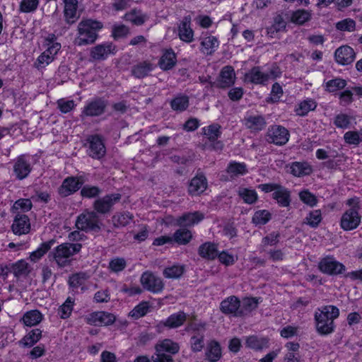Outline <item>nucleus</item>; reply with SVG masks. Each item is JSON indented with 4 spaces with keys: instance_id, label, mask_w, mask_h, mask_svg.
I'll list each match as a JSON object with an SVG mask.
<instances>
[{
    "instance_id": "6ab92c4d",
    "label": "nucleus",
    "mask_w": 362,
    "mask_h": 362,
    "mask_svg": "<svg viewBox=\"0 0 362 362\" xmlns=\"http://www.w3.org/2000/svg\"><path fill=\"white\" fill-rule=\"evenodd\" d=\"M30 227L28 216L23 214H18L13 219L11 230L14 234L21 235L29 233Z\"/></svg>"
},
{
    "instance_id": "b1692460",
    "label": "nucleus",
    "mask_w": 362,
    "mask_h": 362,
    "mask_svg": "<svg viewBox=\"0 0 362 362\" xmlns=\"http://www.w3.org/2000/svg\"><path fill=\"white\" fill-rule=\"evenodd\" d=\"M115 46L111 43H104L95 46L91 49L90 56L93 59L103 60L107 57L112 53H114Z\"/></svg>"
},
{
    "instance_id": "de8ad7c7",
    "label": "nucleus",
    "mask_w": 362,
    "mask_h": 362,
    "mask_svg": "<svg viewBox=\"0 0 362 362\" xmlns=\"http://www.w3.org/2000/svg\"><path fill=\"white\" fill-rule=\"evenodd\" d=\"M189 104L187 95H180L175 97L170 103L171 108L175 111L182 112L187 110Z\"/></svg>"
},
{
    "instance_id": "4c0bfd02",
    "label": "nucleus",
    "mask_w": 362,
    "mask_h": 362,
    "mask_svg": "<svg viewBox=\"0 0 362 362\" xmlns=\"http://www.w3.org/2000/svg\"><path fill=\"white\" fill-rule=\"evenodd\" d=\"M42 337V331L40 329H33L29 332L19 341L24 346L31 347L36 344Z\"/></svg>"
},
{
    "instance_id": "f8f14e48",
    "label": "nucleus",
    "mask_w": 362,
    "mask_h": 362,
    "mask_svg": "<svg viewBox=\"0 0 362 362\" xmlns=\"http://www.w3.org/2000/svg\"><path fill=\"white\" fill-rule=\"evenodd\" d=\"M186 320L187 315L184 312L180 311L170 315L165 320L160 321L156 325V328L159 332L163 331L165 328H177L182 326Z\"/></svg>"
},
{
    "instance_id": "680f3d73",
    "label": "nucleus",
    "mask_w": 362,
    "mask_h": 362,
    "mask_svg": "<svg viewBox=\"0 0 362 362\" xmlns=\"http://www.w3.org/2000/svg\"><path fill=\"white\" fill-rule=\"evenodd\" d=\"M39 0H22L20 3V11L23 13L35 11L39 6Z\"/></svg>"
},
{
    "instance_id": "0eeeda50",
    "label": "nucleus",
    "mask_w": 362,
    "mask_h": 362,
    "mask_svg": "<svg viewBox=\"0 0 362 362\" xmlns=\"http://www.w3.org/2000/svg\"><path fill=\"white\" fill-rule=\"evenodd\" d=\"M289 136V132L285 127L280 125H273L268 129L266 139L269 143L283 146L288 142Z\"/></svg>"
},
{
    "instance_id": "c85d7f7f",
    "label": "nucleus",
    "mask_w": 362,
    "mask_h": 362,
    "mask_svg": "<svg viewBox=\"0 0 362 362\" xmlns=\"http://www.w3.org/2000/svg\"><path fill=\"white\" fill-rule=\"evenodd\" d=\"M64 3V16L67 23L72 24L76 22L78 8L77 0H63Z\"/></svg>"
},
{
    "instance_id": "9d476101",
    "label": "nucleus",
    "mask_w": 362,
    "mask_h": 362,
    "mask_svg": "<svg viewBox=\"0 0 362 362\" xmlns=\"http://www.w3.org/2000/svg\"><path fill=\"white\" fill-rule=\"evenodd\" d=\"M85 322L94 326H106L114 323L115 317L113 314L104 311L94 312L84 318Z\"/></svg>"
},
{
    "instance_id": "f03ea898",
    "label": "nucleus",
    "mask_w": 362,
    "mask_h": 362,
    "mask_svg": "<svg viewBox=\"0 0 362 362\" xmlns=\"http://www.w3.org/2000/svg\"><path fill=\"white\" fill-rule=\"evenodd\" d=\"M103 27L101 22L93 19H85L78 25V35L74 44L78 46L90 45L95 42L98 37V31Z\"/></svg>"
},
{
    "instance_id": "052dcab7",
    "label": "nucleus",
    "mask_w": 362,
    "mask_h": 362,
    "mask_svg": "<svg viewBox=\"0 0 362 362\" xmlns=\"http://www.w3.org/2000/svg\"><path fill=\"white\" fill-rule=\"evenodd\" d=\"M271 218L270 213L267 210H259L255 213L252 222L256 225H264Z\"/></svg>"
},
{
    "instance_id": "72a5a7b5",
    "label": "nucleus",
    "mask_w": 362,
    "mask_h": 362,
    "mask_svg": "<svg viewBox=\"0 0 362 362\" xmlns=\"http://www.w3.org/2000/svg\"><path fill=\"white\" fill-rule=\"evenodd\" d=\"M259 298H245L240 301V317H244L255 310L259 303Z\"/></svg>"
},
{
    "instance_id": "f257e3e1",
    "label": "nucleus",
    "mask_w": 362,
    "mask_h": 362,
    "mask_svg": "<svg viewBox=\"0 0 362 362\" xmlns=\"http://www.w3.org/2000/svg\"><path fill=\"white\" fill-rule=\"evenodd\" d=\"M339 315V310L334 305H325L318 308L315 313L317 332L321 335H327L334 331V320Z\"/></svg>"
},
{
    "instance_id": "37998d69",
    "label": "nucleus",
    "mask_w": 362,
    "mask_h": 362,
    "mask_svg": "<svg viewBox=\"0 0 362 362\" xmlns=\"http://www.w3.org/2000/svg\"><path fill=\"white\" fill-rule=\"evenodd\" d=\"M317 107L316 102L313 99H306L300 102L296 109V113L299 116H305Z\"/></svg>"
},
{
    "instance_id": "e433bc0d",
    "label": "nucleus",
    "mask_w": 362,
    "mask_h": 362,
    "mask_svg": "<svg viewBox=\"0 0 362 362\" xmlns=\"http://www.w3.org/2000/svg\"><path fill=\"white\" fill-rule=\"evenodd\" d=\"M42 313L37 310H32L26 312L22 318L25 326L32 327L38 325L42 320Z\"/></svg>"
},
{
    "instance_id": "864d4df0",
    "label": "nucleus",
    "mask_w": 362,
    "mask_h": 362,
    "mask_svg": "<svg viewBox=\"0 0 362 362\" xmlns=\"http://www.w3.org/2000/svg\"><path fill=\"white\" fill-rule=\"evenodd\" d=\"M74 303V300L69 297L66 301L59 308L58 315L62 319H66L71 315L73 310Z\"/></svg>"
},
{
    "instance_id": "a19ab883",
    "label": "nucleus",
    "mask_w": 362,
    "mask_h": 362,
    "mask_svg": "<svg viewBox=\"0 0 362 362\" xmlns=\"http://www.w3.org/2000/svg\"><path fill=\"white\" fill-rule=\"evenodd\" d=\"M11 267L12 273L17 278L26 276L30 272L28 263L23 259L11 264Z\"/></svg>"
},
{
    "instance_id": "f704fd0d",
    "label": "nucleus",
    "mask_w": 362,
    "mask_h": 362,
    "mask_svg": "<svg viewBox=\"0 0 362 362\" xmlns=\"http://www.w3.org/2000/svg\"><path fill=\"white\" fill-rule=\"evenodd\" d=\"M290 172L296 177H302L310 174L312 168L305 162H293L290 165Z\"/></svg>"
},
{
    "instance_id": "774afa93",
    "label": "nucleus",
    "mask_w": 362,
    "mask_h": 362,
    "mask_svg": "<svg viewBox=\"0 0 362 362\" xmlns=\"http://www.w3.org/2000/svg\"><path fill=\"white\" fill-rule=\"evenodd\" d=\"M336 28L341 31L352 32L355 30L356 22L351 18H346L338 22Z\"/></svg>"
},
{
    "instance_id": "dca6fc26",
    "label": "nucleus",
    "mask_w": 362,
    "mask_h": 362,
    "mask_svg": "<svg viewBox=\"0 0 362 362\" xmlns=\"http://www.w3.org/2000/svg\"><path fill=\"white\" fill-rule=\"evenodd\" d=\"M32 170L29 160L25 155L18 156L13 163V173L18 180H23L28 176Z\"/></svg>"
},
{
    "instance_id": "49530a36",
    "label": "nucleus",
    "mask_w": 362,
    "mask_h": 362,
    "mask_svg": "<svg viewBox=\"0 0 362 362\" xmlns=\"http://www.w3.org/2000/svg\"><path fill=\"white\" fill-rule=\"evenodd\" d=\"M312 13L304 9L294 11L291 16V21L298 25H303L311 19Z\"/></svg>"
},
{
    "instance_id": "a211bd4d",
    "label": "nucleus",
    "mask_w": 362,
    "mask_h": 362,
    "mask_svg": "<svg viewBox=\"0 0 362 362\" xmlns=\"http://www.w3.org/2000/svg\"><path fill=\"white\" fill-rule=\"evenodd\" d=\"M240 300L235 296H230L220 304V310L225 315H230L233 317H240Z\"/></svg>"
},
{
    "instance_id": "0e129e2a",
    "label": "nucleus",
    "mask_w": 362,
    "mask_h": 362,
    "mask_svg": "<svg viewBox=\"0 0 362 362\" xmlns=\"http://www.w3.org/2000/svg\"><path fill=\"white\" fill-rule=\"evenodd\" d=\"M57 107L62 113H68L74 110L76 107V103L73 100H66L61 98L57 101Z\"/></svg>"
},
{
    "instance_id": "1a4fd4ad",
    "label": "nucleus",
    "mask_w": 362,
    "mask_h": 362,
    "mask_svg": "<svg viewBox=\"0 0 362 362\" xmlns=\"http://www.w3.org/2000/svg\"><path fill=\"white\" fill-rule=\"evenodd\" d=\"M140 281L144 288L152 293H159L164 287L163 280L151 272L143 273Z\"/></svg>"
},
{
    "instance_id": "a878e982",
    "label": "nucleus",
    "mask_w": 362,
    "mask_h": 362,
    "mask_svg": "<svg viewBox=\"0 0 362 362\" xmlns=\"http://www.w3.org/2000/svg\"><path fill=\"white\" fill-rule=\"evenodd\" d=\"M245 78L255 84L264 85L269 81V76L263 72L259 66H254L246 74Z\"/></svg>"
},
{
    "instance_id": "bb28decb",
    "label": "nucleus",
    "mask_w": 362,
    "mask_h": 362,
    "mask_svg": "<svg viewBox=\"0 0 362 362\" xmlns=\"http://www.w3.org/2000/svg\"><path fill=\"white\" fill-rule=\"evenodd\" d=\"M204 215L200 211H194L192 213H186L180 216L177 220V225L186 227H190L202 221Z\"/></svg>"
},
{
    "instance_id": "c03bdc74",
    "label": "nucleus",
    "mask_w": 362,
    "mask_h": 362,
    "mask_svg": "<svg viewBox=\"0 0 362 362\" xmlns=\"http://www.w3.org/2000/svg\"><path fill=\"white\" fill-rule=\"evenodd\" d=\"M134 216L129 212L116 213L112 218L113 224L116 227L125 226L132 220Z\"/></svg>"
},
{
    "instance_id": "5701e85b",
    "label": "nucleus",
    "mask_w": 362,
    "mask_h": 362,
    "mask_svg": "<svg viewBox=\"0 0 362 362\" xmlns=\"http://www.w3.org/2000/svg\"><path fill=\"white\" fill-rule=\"evenodd\" d=\"M155 64L150 61L139 62L132 67V74L137 78H143L148 76L154 69Z\"/></svg>"
},
{
    "instance_id": "4be33fe9",
    "label": "nucleus",
    "mask_w": 362,
    "mask_h": 362,
    "mask_svg": "<svg viewBox=\"0 0 362 362\" xmlns=\"http://www.w3.org/2000/svg\"><path fill=\"white\" fill-rule=\"evenodd\" d=\"M334 56L338 64L347 65L354 62L355 52L351 47L345 45L337 49Z\"/></svg>"
},
{
    "instance_id": "412c9836",
    "label": "nucleus",
    "mask_w": 362,
    "mask_h": 362,
    "mask_svg": "<svg viewBox=\"0 0 362 362\" xmlns=\"http://www.w3.org/2000/svg\"><path fill=\"white\" fill-rule=\"evenodd\" d=\"M207 186V180L204 175L198 173L190 180L187 192L191 196H198L206 189Z\"/></svg>"
},
{
    "instance_id": "aec40b11",
    "label": "nucleus",
    "mask_w": 362,
    "mask_h": 362,
    "mask_svg": "<svg viewBox=\"0 0 362 362\" xmlns=\"http://www.w3.org/2000/svg\"><path fill=\"white\" fill-rule=\"evenodd\" d=\"M199 40L200 52L205 56L214 54L219 46V41L217 37L208 33L203 35Z\"/></svg>"
},
{
    "instance_id": "09e8293b",
    "label": "nucleus",
    "mask_w": 362,
    "mask_h": 362,
    "mask_svg": "<svg viewBox=\"0 0 362 362\" xmlns=\"http://www.w3.org/2000/svg\"><path fill=\"white\" fill-rule=\"evenodd\" d=\"M33 207V204L29 199H19L16 201L11 208L13 214H21L30 211Z\"/></svg>"
},
{
    "instance_id": "3c124183",
    "label": "nucleus",
    "mask_w": 362,
    "mask_h": 362,
    "mask_svg": "<svg viewBox=\"0 0 362 362\" xmlns=\"http://www.w3.org/2000/svg\"><path fill=\"white\" fill-rule=\"evenodd\" d=\"M89 276L86 272H78L72 274L69 279V284L74 288L83 285Z\"/></svg>"
},
{
    "instance_id": "2eb2a0df",
    "label": "nucleus",
    "mask_w": 362,
    "mask_h": 362,
    "mask_svg": "<svg viewBox=\"0 0 362 362\" xmlns=\"http://www.w3.org/2000/svg\"><path fill=\"white\" fill-rule=\"evenodd\" d=\"M361 223V216L357 209L352 207L346 210L341 218V226L345 230L356 228Z\"/></svg>"
},
{
    "instance_id": "20e7f679",
    "label": "nucleus",
    "mask_w": 362,
    "mask_h": 362,
    "mask_svg": "<svg viewBox=\"0 0 362 362\" xmlns=\"http://www.w3.org/2000/svg\"><path fill=\"white\" fill-rule=\"evenodd\" d=\"M76 226L78 230L86 232H98L100 230V221L95 211H85L78 216Z\"/></svg>"
},
{
    "instance_id": "7ed1b4c3",
    "label": "nucleus",
    "mask_w": 362,
    "mask_h": 362,
    "mask_svg": "<svg viewBox=\"0 0 362 362\" xmlns=\"http://www.w3.org/2000/svg\"><path fill=\"white\" fill-rule=\"evenodd\" d=\"M82 245L81 243H65L55 247L49 255H52L54 260L59 267H64L70 264L71 258L78 253Z\"/></svg>"
},
{
    "instance_id": "4468645a",
    "label": "nucleus",
    "mask_w": 362,
    "mask_h": 362,
    "mask_svg": "<svg viewBox=\"0 0 362 362\" xmlns=\"http://www.w3.org/2000/svg\"><path fill=\"white\" fill-rule=\"evenodd\" d=\"M243 124L252 133H257L267 126L265 117L258 114H247L243 119Z\"/></svg>"
},
{
    "instance_id": "a18cd8bd",
    "label": "nucleus",
    "mask_w": 362,
    "mask_h": 362,
    "mask_svg": "<svg viewBox=\"0 0 362 362\" xmlns=\"http://www.w3.org/2000/svg\"><path fill=\"white\" fill-rule=\"evenodd\" d=\"M286 23L281 15L276 16L274 19L273 25L268 28V35L274 37L276 33L284 31L286 29Z\"/></svg>"
},
{
    "instance_id": "8fccbe9b",
    "label": "nucleus",
    "mask_w": 362,
    "mask_h": 362,
    "mask_svg": "<svg viewBox=\"0 0 362 362\" xmlns=\"http://www.w3.org/2000/svg\"><path fill=\"white\" fill-rule=\"evenodd\" d=\"M204 134L211 141L217 140L221 134V126L218 124L209 125L203 129Z\"/></svg>"
},
{
    "instance_id": "603ef678",
    "label": "nucleus",
    "mask_w": 362,
    "mask_h": 362,
    "mask_svg": "<svg viewBox=\"0 0 362 362\" xmlns=\"http://www.w3.org/2000/svg\"><path fill=\"white\" fill-rule=\"evenodd\" d=\"M238 195L245 203L249 204L255 203L257 199V194L255 189L244 187L240 188L238 190Z\"/></svg>"
},
{
    "instance_id": "58836bf2",
    "label": "nucleus",
    "mask_w": 362,
    "mask_h": 362,
    "mask_svg": "<svg viewBox=\"0 0 362 362\" xmlns=\"http://www.w3.org/2000/svg\"><path fill=\"white\" fill-rule=\"evenodd\" d=\"M231 177L245 175L247 173V165L244 163L230 162L226 169Z\"/></svg>"
},
{
    "instance_id": "e2e57ef3",
    "label": "nucleus",
    "mask_w": 362,
    "mask_h": 362,
    "mask_svg": "<svg viewBox=\"0 0 362 362\" xmlns=\"http://www.w3.org/2000/svg\"><path fill=\"white\" fill-rule=\"evenodd\" d=\"M127 266V262L124 258L116 257L109 262V269L112 272H119L123 271Z\"/></svg>"
},
{
    "instance_id": "4d7b16f0",
    "label": "nucleus",
    "mask_w": 362,
    "mask_h": 362,
    "mask_svg": "<svg viewBox=\"0 0 362 362\" xmlns=\"http://www.w3.org/2000/svg\"><path fill=\"white\" fill-rule=\"evenodd\" d=\"M322 221V214L320 210H315L309 213L304 220V223L312 228H316Z\"/></svg>"
},
{
    "instance_id": "cd10ccee",
    "label": "nucleus",
    "mask_w": 362,
    "mask_h": 362,
    "mask_svg": "<svg viewBox=\"0 0 362 362\" xmlns=\"http://www.w3.org/2000/svg\"><path fill=\"white\" fill-rule=\"evenodd\" d=\"M198 253L204 259L214 260L217 257L218 251L216 244L206 242L199 247Z\"/></svg>"
},
{
    "instance_id": "473e14b6",
    "label": "nucleus",
    "mask_w": 362,
    "mask_h": 362,
    "mask_svg": "<svg viewBox=\"0 0 362 362\" xmlns=\"http://www.w3.org/2000/svg\"><path fill=\"white\" fill-rule=\"evenodd\" d=\"M206 358L210 362L218 361L221 356V349L220 344L215 340L210 341L206 349Z\"/></svg>"
},
{
    "instance_id": "ea45409f",
    "label": "nucleus",
    "mask_w": 362,
    "mask_h": 362,
    "mask_svg": "<svg viewBox=\"0 0 362 362\" xmlns=\"http://www.w3.org/2000/svg\"><path fill=\"white\" fill-rule=\"evenodd\" d=\"M124 18L127 21H129L136 25H141L148 18L147 16L144 14L141 11L134 9L127 13Z\"/></svg>"
},
{
    "instance_id": "423d86ee",
    "label": "nucleus",
    "mask_w": 362,
    "mask_h": 362,
    "mask_svg": "<svg viewBox=\"0 0 362 362\" xmlns=\"http://www.w3.org/2000/svg\"><path fill=\"white\" fill-rule=\"evenodd\" d=\"M121 199L122 194L119 193L108 194L95 199L93 204V207L96 213L106 214L112 210L114 205L119 202Z\"/></svg>"
},
{
    "instance_id": "69168bd1",
    "label": "nucleus",
    "mask_w": 362,
    "mask_h": 362,
    "mask_svg": "<svg viewBox=\"0 0 362 362\" xmlns=\"http://www.w3.org/2000/svg\"><path fill=\"white\" fill-rule=\"evenodd\" d=\"M100 193L101 189L96 186L86 185L81 190V195L88 199L97 197Z\"/></svg>"
},
{
    "instance_id": "338daca9",
    "label": "nucleus",
    "mask_w": 362,
    "mask_h": 362,
    "mask_svg": "<svg viewBox=\"0 0 362 362\" xmlns=\"http://www.w3.org/2000/svg\"><path fill=\"white\" fill-rule=\"evenodd\" d=\"M148 303L142 302L136 305L130 313L132 317L138 319L144 316L148 311Z\"/></svg>"
},
{
    "instance_id": "f3484780",
    "label": "nucleus",
    "mask_w": 362,
    "mask_h": 362,
    "mask_svg": "<svg viewBox=\"0 0 362 362\" xmlns=\"http://www.w3.org/2000/svg\"><path fill=\"white\" fill-rule=\"evenodd\" d=\"M235 73L233 66H225L221 70L216 82V86L221 88H226L233 86L235 81Z\"/></svg>"
},
{
    "instance_id": "393cba45",
    "label": "nucleus",
    "mask_w": 362,
    "mask_h": 362,
    "mask_svg": "<svg viewBox=\"0 0 362 362\" xmlns=\"http://www.w3.org/2000/svg\"><path fill=\"white\" fill-rule=\"evenodd\" d=\"M178 35L181 40L189 43L194 40V31L191 28L190 17H185L178 26Z\"/></svg>"
},
{
    "instance_id": "c756f323",
    "label": "nucleus",
    "mask_w": 362,
    "mask_h": 362,
    "mask_svg": "<svg viewBox=\"0 0 362 362\" xmlns=\"http://www.w3.org/2000/svg\"><path fill=\"white\" fill-rule=\"evenodd\" d=\"M177 62L176 55L172 49H166L163 53L158 64L161 69L170 70L175 66Z\"/></svg>"
},
{
    "instance_id": "2f4dec72",
    "label": "nucleus",
    "mask_w": 362,
    "mask_h": 362,
    "mask_svg": "<svg viewBox=\"0 0 362 362\" xmlns=\"http://www.w3.org/2000/svg\"><path fill=\"white\" fill-rule=\"evenodd\" d=\"M272 197L282 207H287L290 205L291 192L288 189L281 185H279L276 192H273Z\"/></svg>"
},
{
    "instance_id": "bf43d9fd",
    "label": "nucleus",
    "mask_w": 362,
    "mask_h": 362,
    "mask_svg": "<svg viewBox=\"0 0 362 362\" xmlns=\"http://www.w3.org/2000/svg\"><path fill=\"white\" fill-rule=\"evenodd\" d=\"M204 334L199 333L193 334L190 339L191 349L194 352L201 351L204 346Z\"/></svg>"
},
{
    "instance_id": "ddd939ff",
    "label": "nucleus",
    "mask_w": 362,
    "mask_h": 362,
    "mask_svg": "<svg viewBox=\"0 0 362 362\" xmlns=\"http://www.w3.org/2000/svg\"><path fill=\"white\" fill-rule=\"evenodd\" d=\"M88 155L95 159H100L105 154V146L100 135H91L88 137Z\"/></svg>"
},
{
    "instance_id": "39448f33",
    "label": "nucleus",
    "mask_w": 362,
    "mask_h": 362,
    "mask_svg": "<svg viewBox=\"0 0 362 362\" xmlns=\"http://www.w3.org/2000/svg\"><path fill=\"white\" fill-rule=\"evenodd\" d=\"M107 105V101L103 98H95L85 105L80 117L82 119L86 117H100L105 112Z\"/></svg>"
},
{
    "instance_id": "5fc2aeb1",
    "label": "nucleus",
    "mask_w": 362,
    "mask_h": 362,
    "mask_svg": "<svg viewBox=\"0 0 362 362\" xmlns=\"http://www.w3.org/2000/svg\"><path fill=\"white\" fill-rule=\"evenodd\" d=\"M53 241H48L43 243L34 252H33L30 258L33 262L39 260L52 247Z\"/></svg>"
},
{
    "instance_id": "9b49d317",
    "label": "nucleus",
    "mask_w": 362,
    "mask_h": 362,
    "mask_svg": "<svg viewBox=\"0 0 362 362\" xmlns=\"http://www.w3.org/2000/svg\"><path fill=\"white\" fill-rule=\"evenodd\" d=\"M83 184V181L81 177H68L62 182L58 192L62 197H68L77 192Z\"/></svg>"
},
{
    "instance_id": "6e6d98bb",
    "label": "nucleus",
    "mask_w": 362,
    "mask_h": 362,
    "mask_svg": "<svg viewBox=\"0 0 362 362\" xmlns=\"http://www.w3.org/2000/svg\"><path fill=\"white\" fill-rule=\"evenodd\" d=\"M183 266L173 265L163 270V276L168 279H177L181 276L184 272Z\"/></svg>"
},
{
    "instance_id": "79ce46f5",
    "label": "nucleus",
    "mask_w": 362,
    "mask_h": 362,
    "mask_svg": "<svg viewBox=\"0 0 362 362\" xmlns=\"http://www.w3.org/2000/svg\"><path fill=\"white\" fill-rule=\"evenodd\" d=\"M192 238V232L186 228H180L177 230L173 236V242L178 245H187Z\"/></svg>"
},
{
    "instance_id": "7c9ffc66",
    "label": "nucleus",
    "mask_w": 362,
    "mask_h": 362,
    "mask_svg": "<svg viewBox=\"0 0 362 362\" xmlns=\"http://www.w3.org/2000/svg\"><path fill=\"white\" fill-rule=\"evenodd\" d=\"M155 349L156 352H167L168 354L171 355L179 352L180 346L177 342L170 339H165L156 344Z\"/></svg>"
},
{
    "instance_id": "13d9d810",
    "label": "nucleus",
    "mask_w": 362,
    "mask_h": 362,
    "mask_svg": "<svg viewBox=\"0 0 362 362\" xmlns=\"http://www.w3.org/2000/svg\"><path fill=\"white\" fill-rule=\"evenodd\" d=\"M346 86V81L344 79L337 78L328 81L326 83V90L330 93L343 89Z\"/></svg>"
},
{
    "instance_id": "c9c22d12",
    "label": "nucleus",
    "mask_w": 362,
    "mask_h": 362,
    "mask_svg": "<svg viewBox=\"0 0 362 362\" xmlns=\"http://www.w3.org/2000/svg\"><path fill=\"white\" fill-rule=\"evenodd\" d=\"M269 340L265 337H258L256 335L247 337L245 339V345L247 347L261 350L263 348L268 347Z\"/></svg>"
},
{
    "instance_id": "6e6552de",
    "label": "nucleus",
    "mask_w": 362,
    "mask_h": 362,
    "mask_svg": "<svg viewBox=\"0 0 362 362\" xmlns=\"http://www.w3.org/2000/svg\"><path fill=\"white\" fill-rule=\"evenodd\" d=\"M318 268L320 272L329 275H339L346 270L345 266L332 256H327L320 259Z\"/></svg>"
}]
</instances>
